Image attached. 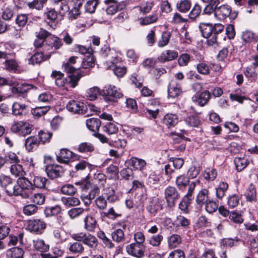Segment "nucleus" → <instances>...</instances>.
Returning a JSON list of instances; mask_svg holds the SVG:
<instances>
[{
    "instance_id": "1",
    "label": "nucleus",
    "mask_w": 258,
    "mask_h": 258,
    "mask_svg": "<svg viewBox=\"0 0 258 258\" xmlns=\"http://www.w3.org/2000/svg\"><path fill=\"white\" fill-rule=\"evenodd\" d=\"M224 26L220 24H212L210 23H200L199 29L203 37L207 39V44L209 46L217 43L218 35L223 31Z\"/></svg>"
},
{
    "instance_id": "2",
    "label": "nucleus",
    "mask_w": 258,
    "mask_h": 258,
    "mask_svg": "<svg viewBox=\"0 0 258 258\" xmlns=\"http://www.w3.org/2000/svg\"><path fill=\"white\" fill-rule=\"evenodd\" d=\"M90 74V70L84 72H81L76 75L71 74L67 78H64L63 74L59 71H53L51 74V77L55 79V85L59 87H65L66 89L68 87L75 88L78 85V82L81 77Z\"/></svg>"
},
{
    "instance_id": "3",
    "label": "nucleus",
    "mask_w": 258,
    "mask_h": 258,
    "mask_svg": "<svg viewBox=\"0 0 258 258\" xmlns=\"http://www.w3.org/2000/svg\"><path fill=\"white\" fill-rule=\"evenodd\" d=\"M33 190L32 181L28 180L24 176L19 177L17 180V185L13 187V189L9 190L8 192L10 195L18 196H21L24 199H28L30 195L25 191V190Z\"/></svg>"
},
{
    "instance_id": "4",
    "label": "nucleus",
    "mask_w": 258,
    "mask_h": 258,
    "mask_svg": "<svg viewBox=\"0 0 258 258\" xmlns=\"http://www.w3.org/2000/svg\"><path fill=\"white\" fill-rule=\"evenodd\" d=\"M32 127V124L26 121L16 120L13 122L10 130L13 133L25 137L31 134Z\"/></svg>"
},
{
    "instance_id": "5",
    "label": "nucleus",
    "mask_w": 258,
    "mask_h": 258,
    "mask_svg": "<svg viewBox=\"0 0 258 258\" xmlns=\"http://www.w3.org/2000/svg\"><path fill=\"white\" fill-rule=\"evenodd\" d=\"M104 99L107 102H114L117 99L123 97L119 89L114 86L107 85L102 90Z\"/></svg>"
},
{
    "instance_id": "6",
    "label": "nucleus",
    "mask_w": 258,
    "mask_h": 258,
    "mask_svg": "<svg viewBox=\"0 0 258 258\" xmlns=\"http://www.w3.org/2000/svg\"><path fill=\"white\" fill-rule=\"evenodd\" d=\"M63 45L61 39L55 36H52L46 40V43L43 45V51L48 54L55 52L56 50L60 49Z\"/></svg>"
},
{
    "instance_id": "7",
    "label": "nucleus",
    "mask_w": 258,
    "mask_h": 258,
    "mask_svg": "<svg viewBox=\"0 0 258 258\" xmlns=\"http://www.w3.org/2000/svg\"><path fill=\"white\" fill-rule=\"evenodd\" d=\"M66 108L68 111L74 114H86V116H89L87 106L81 101L71 100L67 104Z\"/></svg>"
},
{
    "instance_id": "8",
    "label": "nucleus",
    "mask_w": 258,
    "mask_h": 258,
    "mask_svg": "<svg viewBox=\"0 0 258 258\" xmlns=\"http://www.w3.org/2000/svg\"><path fill=\"white\" fill-rule=\"evenodd\" d=\"M164 194L166 202L169 207H174L180 197V194L177 189L171 186H169L166 188Z\"/></svg>"
},
{
    "instance_id": "9",
    "label": "nucleus",
    "mask_w": 258,
    "mask_h": 258,
    "mask_svg": "<svg viewBox=\"0 0 258 258\" xmlns=\"http://www.w3.org/2000/svg\"><path fill=\"white\" fill-rule=\"evenodd\" d=\"M46 228V224L41 219H32L28 221L29 230L36 234H42Z\"/></svg>"
},
{
    "instance_id": "10",
    "label": "nucleus",
    "mask_w": 258,
    "mask_h": 258,
    "mask_svg": "<svg viewBox=\"0 0 258 258\" xmlns=\"http://www.w3.org/2000/svg\"><path fill=\"white\" fill-rule=\"evenodd\" d=\"M126 252L134 257L141 258L144 256L145 246L144 244L132 243L125 247Z\"/></svg>"
},
{
    "instance_id": "11",
    "label": "nucleus",
    "mask_w": 258,
    "mask_h": 258,
    "mask_svg": "<svg viewBox=\"0 0 258 258\" xmlns=\"http://www.w3.org/2000/svg\"><path fill=\"white\" fill-rule=\"evenodd\" d=\"M45 171L47 176L51 179L60 177L64 173L63 168L57 164L47 165L45 168Z\"/></svg>"
},
{
    "instance_id": "12",
    "label": "nucleus",
    "mask_w": 258,
    "mask_h": 258,
    "mask_svg": "<svg viewBox=\"0 0 258 258\" xmlns=\"http://www.w3.org/2000/svg\"><path fill=\"white\" fill-rule=\"evenodd\" d=\"M231 14V7L227 4L218 5L215 17L220 20H224Z\"/></svg>"
},
{
    "instance_id": "13",
    "label": "nucleus",
    "mask_w": 258,
    "mask_h": 258,
    "mask_svg": "<svg viewBox=\"0 0 258 258\" xmlns=\"http://www.w3.org/2000/svg\"><path fill=\"white\" fill-rule=\"evenodd\" d=\"M50 54L45 52H35L28 59L29 63L33 65L39 64L42 62L48 59Z\"/></svg>"
},
{
    "instance_id": "14",
    "label": "nucleus",
    "mask_w": 258,
    "mask_h": 258,
    "mask_svg": "<svg viewBox=\"0 0 258 258\" xmlns=\"http://www.w3.org/2000/svg\"><path fill=\"white\" fill-rule=\"evenodd\" d=\"M178 121V116L176 114L173 113L166 114L161 120L162 123L168 128L174 127Z\"/></svg>"
},
{
    "instance_id": "15",
    "label": "nucleus",
    "mask_w": 258,
    "mask_h": 258,
    "mask_svg": "<svg viewBox=\"0 0 258 258\" xmlns=\"http://www.w3.org/2000/svg\"><path fill=\"white\" fill-rule=\"evenodd\" d=\"M178 56V53L174 50H166L158 57L157 59L161 62H165L175 59Z\"/></svg>"
},
{
    "instance_id": "16",
    "label": "nucleus",
    "mask_w": 258,
    "mask_h": 258,
    "mask_svg": "<svg viewBox=\"0 0 258 258\" xmlns=\"http://www.w3.org/2000/svg\"><path fill=\"white\" fill-rule=\"evenodd\" d=\"M74 155V153L68 149H61L59 153L56 155V160L60 163L67 164L69 163L70 159L73 158Z\"/></svg>"
},
{
    "instance_id": "17",
    "label": "nucleus",
    "mask_w": 258,
    "mask_h": 258,
    "mask_svg": "<svg viewBox=\"0 0 258 258\" xmlns=\"http://www.w3.org/2000/svg\"><path fill=\"white\" fill-rule=\"evenodd\" d=\"M32 244L34 249L42 253L48 251L49 249V245L46 243L43 239L39 238L33 240Z\"/></svg>"
},
{
    "instance_id": "18",
    "label": "nucleus",
    "mask_w": 258,
    "mask_h": 258,
    "mask_svg": "<svg viewBox=\"0 0 258 258\" xmlns=\"http://www.w3.org/2000/svg\"><path fill=\"white\" fill-rule=\"evenodd\" d=\"M162 209V207L159 200L155 198L150 201L146 207V210L152 216H155L158 211Z\"/></svg>"
},
{
    "instance_id": "19",
    "label": "nucleus",
    "mask_w": 258,
    "mask_h": 258,
    "mask_svg": "<svg viewBox=\"0 0 258 258\" xmlns=\"http://www.w3.org/2000/svg\"><path fill=\"white\" fill-rule=\"evenodd\" d=\"M181 92V89L180 84L175 81L172 80L170 83L168 88V97L172 98L177 97Z\"/></svg>"
},
{
    "instance_id": "20",
    "label": "nucleus",
    "mask_w": 258,
    "mask_h": 258,
    "mask_svg": "<svg viewBox=\"0 0 258 258\" xmlns=\"http://www.w3.org/2000/svg\"><path fill=\"white\" fill-rule=\"evenodd\" d=\"M126 163L135 169L139 170H142L147 164L144 160L135 157H133L127 160Z\"/></svg>"
},
{
    "instance_id": "21",
    "label": "nucleus",
    "mask_w": 258,
    "mask_h": 258,
    "mask_svg": "<svg viewBox=\"0 0 258 258\" xmlns=\"http://www.w3.org/2000/svg\"><path fill=\"white\" fill-rule=\"evenodd\" d=\"M0 184L1 186L5 188L8 195L11 196L13 195H10L8 191L13 189L14 185H13L12 179L9 176L5 175H0Z\"/></svg>"
},
{
    "instance_id": "22",
    "label": "nucleus",
    "mask_w": 258,
    "mask_h": 258,
    "mask_svg": "<svg viewBox=\"0 0 258 258\" xmlns=\"http://www.w3.org/2000/svg\"><path fill=\"white\" fill-rule=\"evenodd\" d=\"M210 98V93L208 91H205L199 95L192 97V100L201 106L206 104Z\"/></svg>"
},
{
    "instance_id": "23",
    "label": "nucleus",
    "mask_w": 258,
    "mask_h": 258,
    "mask_svg": "<svg viewBox=\"0 0 258 258\" xmlns=\"http://www.w3.org/2000/svg\"><path fill=\"white\" fill-rule=\"evenodd\" d=\"M40 144V141L35 136H30L25 141L26 149L29 152H32L33 149L37 148Z\"/></svg>"
},
{
    "instance_id": "24",
    "label": "nucleus",
    "mask_w": 258,
    "mask_h": 258,
    "mask_svg": "<svg viewBox=\"0 0 258 258\" xmlns=\"http://www.w3.org/2000/svg\"><path fill=\"white\" fill-rule=\"evenodd\" d=\"M210 200L209 198V190L204 188L201 190L197 196L196 202L200 206L205 205Z\"/></svg>"
},
{
    "instance_id": "25",
    "label": "nucleus",
    "mask_w": 258,
    "mask_h": 258,
    "mask_svg": "<svg viewBox=\"0 0 258 258\" xmlns=\"http://www.w3.org/2000/svg\"><path fill=\"white\" fill-rule=\"evenodd\" d=\"M84 228L88 231H93L97 226L96 219L91 215H87L84 219Z\"/></svg>"
},
{
    "instance_id": "26",
    "label": "nucleus",
    "mask_w": 258,
    "mask_h": 258,
    "mask_svg": "<svg viewBox=\"0 0 258 258\" xmlns=\"http://www.w3.org/2000/svg\"><path fill=\"white\" fill-rule=\"evenodd\" d=\"M24 232H20L16 235H10L8 245L9 246H15L17 244H19L20 246L24 245Z\"/></svg>"
},
{
    "instance_id": "27",
    "label": "nucleus",
    "mask_w": 258,
    "mask_h": 258,
    "mask_svg": "<svg viewBox=\"0 0 258 258\" xmlns=\"http://www.w3.org/2000/svg\"><path fill=\"white\" fill-rule=\"evenodd\" d=\"M27 105L19 102H14L12 105V114L15 116H21L26 114Z\"/></svg>"
},
{
    "instance_id": "28",
    "label": "nucleus",
    "mask_w": 258,
    "mask_h": 258,
    "mask_svg": "<svg viewBox=\"0 0 258 258\" xmlns=\"http://www.w3.org/2000/svg\"><path fill=\"white\" fill-rule=\"evenodd\" d=\"M33 189L35 188H44L46 186L47 179L41 176H34L31 177Z\"/></svg>"
},
{
    "instance_id": "29",
    "label": "nucleus",
    "mask_w": 258,
    "mask_h": 258,
    "mask_svg": "<svg viewBox=\"0 0 258 258\" xmlns=\"http://www.w3.org/2000/svg\"><path fill=\"white\" fill-rule=\"evenodd\" d=\"M230 46H227L223 48L219 52L217 55V59L219 61L224 62L223 64H220L219 66H217L216 68H219L221 69L222 68H224L225 67L227 62V57L229 54V48Z\"/></svg>"
},
{
    "instance_id": "30",
    "label": "nucleus",
    "mask_w": 258,
    "mask_h": 258,
    "mask_svg": "<svg viewBox=\"0 0 258 258\" xmlns=\"http://www.w3.org/2000/svg\"><path fill=\"white\" fill-rule=\"evenodd\" d=\"M107 5L106 12L107 15H112L115 14L117 11L122 10L124 6L123 4L118 3H108L105 4Z\"/></svg>"
},
{
    "instance_id": "31",
    "label": "nucleus",
    "mask_w": 258,
    "mask_h": 258,
    "mask_svg": "<svg viewBox=\"0 0 258 258\" xmlns=\"http://www.w3.org/2000/svg\"><path fill=\"white\" fill-rule=\"evenodd\" d=\"M101 124V121L99 118H91L86 120V125L88 128L94 132L99 131Z\"/></svg>"
},
{
    "instance_id": "32",
    "label": "nucleus",
    "mask_w": 258,
    "mask_h": 258,
    "mask_svg": "<svg viewBox=\"0 0 258 258\" xmlns=\"http://www.w3.org/2000/svg\"><path fill=\"white\" fill-rule=\"evenodd\" d=\"M10 172L15 177H21L24 176L26 174L23 166L19 163L12 164L11 166Z\"/></svg>"
},
{
    "instance_id": "33",
    "label": "nucleus",
    "mask_w": 258,
    "mask_h": 258,
    "mask_svg": "<svg viewBox=\"0 0 258 258\" xmlns=\"http://www.w3.org/2000/svg\"><path fill=\"white\" fill-rule=\"evenodd\" d=\"M241 38L245 43L258 42V34H255L250 31H245L243 32Z\"/></svg>"
},
{
    "instance_id": "34",
    "label": "nucleus",
    "mask_w": 258,
    "mask_h": 258,
    "mask_svg": "<svg viewBox=\"0 0 258 258\" xmlns=\"http://www.w3.org/2000/svg\"><path fill=\"white\" fill-rule=\"evenodd\" d=\"M176 185L179 190H184L186 186L190 182L189 179L184 175H181L176 177Z\"/></svg>"
},
{
    "instance_id": "35",
    "label": "nucleus",
    "mask_w": 258,
    "mask_h": 258,
    "mask_svg": "<svg viewBox=\"0 0 258 258\" xmlns=\"http://www.w3.org/2000/svg\"><path fill=\"white\" fill-rule=\"evenodd\" d=\"M194 198L184 196L179 204V208L184 213H188V207L190 206Z\"/></svg>"
},
{
    "instance_id": "36",
    "label": "nucleus",
    "mask_w": 258,
    "mask_h": 258,
    "mask_svg": "<svg viewBox=\"0 0 258 258\" xmlns=\"http://www.w3.org/2000/svg\"><path fill=\"white\" fill-rule=\"evenodd\" d=\"M245 76L251 82H254L257 78V73L256 71L255 67L251 65L247 67L244 72Z\"/></svg>"
},
{
    "instance_id": "37",
    "label": "nucleus",
    "mask_w": 258,
    "mask_h": 258,
    "mask_svg": "<svg viewBox=\"0 0 258 258\" xmlns=\"http://www.w3.org/2000/svg\"><path fill=\"white\" fill-rule=\"evenodd\" d=\"M241 239L237 237L232 238H225L221 240L220 244L224 247H232L238 245Z\"/></svg>"
},
{
    "instance_id": "38",
    "label": "nucleus",
    "mask_w": 258,
    "mask_h": 258,
    "mask_svg": "<svg viewBox=\"0 0 258 258\" xmlns=\"http://www.w3.org/2000/svg\"><path fill=\"white\" fill-rule=\"evenodd\" d=\"M206 4V6L203 10V14L208 15H211L212 14H214V16H215L217 6L220 4V1H214L212 3Z\"/></svg>"
},
{
    "instance_id": "39",
    "label": "nucleus",
    "mask_w": 258,
    "mask_h": 258,
    "mask_svg": "<svg viewBox=\"0 0 258 258\" xmlns=\"http://www.w3.org/2000/svg\"><path fill=\"white\" fill-rule=\"evenodd\" d=\"M31 202L34 205H42L45 201V196L41 192L35 193L30 198Z\"/></svg>"
},
{
    "instance_id": "40",
    "label": "nucleus",
    "mask_w": 258,
    "mask_h": 258,
    "mask_svg": "<svg viewBox=\"0 0 258 258\" xmlns=\"http://www.w3.org/2000/svg\"><path fill=\"white\" fill-rule=\"evenodd\" d=\"M100 95H103L102 90L101 91L97 87H92L87 92V97L91 101L96 100Z\"/></svg>"
},
{
    "instance_id": "41",
    "label": "nucleus",
    "mask_w": 258,
    "mask_h": 258,
    "mask_svg": "<svg viewBox=\"0 0 258 258\" xmlns=\"http://www.w3.org/2000/svg\"><path fill=\"white\" fill-rule=\"evenodd\" d=\"M111 237L112 240L117 243L123 242L125 239L124 232L120 228L114 230L111 233Z\"/></svg>"
},
{
    "instance_id": "42",
    "label": "nucleus",
    "mask_w": 258,
    "mask_h": 258,
    "mask_svg": "<svg viewBox=\"0 0 258 258\" xmlns=\"http://www.w3.org/2000/svg\"><path fill=\"white\" fill-rule=\"evenodd\" d=\"M83 243L90 248H94L98 245V240L95 236L90 234H87Z\"/></svg>"
},
{
    "instance_id": "43",
    "label": "nucleus",
    "mask_w": 258,
    "mask_h": 258,
    "mask_svg": "<svg viewBox=\"0 0 258 258\" xmlns=\"http://www.w3.org/2000/svg\"><path fill=\"white\" fill-rule=\"evenodd\" d=\"M181 242V238L178 234H172L168 238V243L170 248H174L177 247Z\"/></svg>"
},
{
    "instance_id": "44",
    "label": "nucleus",
    "mask_w": 258,
    "mask_h": 258,
    "mask_svg": "<svg viewBox=\"0 0 258 258\" xmlns=\"http://www.w3.org/2000/svg\"><path fill=\"white\" fill-rule=\"evenodd\" d=\"M61 200L62 203L67 207L77 206L80 204L79 198L75 197H62Z\"/></svg>"
},
{
    "instance_id": "45",
    "label": "nucleus",
    "mask_w": 258,
    "mask_h": 258,
    "mask_svg": "<svg viewBox=\"0 0 258 258\" xmlns=\"http://www.w3.org/2000/svg\"><path fill=\"white\" fill-rule=\"evenodd\" d=\"M198 72L203 75H208L210 73V67L205 61L200 62L196 67Z\"/></svg>"
},
{
    "instance_id": "46",
    "label": "nucleus",
    "mask_w": 258,
    "mask_h": 258,
    "mask_svg": "<svg viewBox=\"0 0 258 258\" xmlns=\"http://www.w3.org/2000/svg\"><path fill=\"white\" fill-rule=\"evenodd\" d=\"M236 169L240 172L244 169L248 165V162L244 158L236 157L234 160Z\"/></svg>"
},
{
    "instance_id": "47",
    "label": "nucleus",
    "mask_w": 258,
    "mask_h": 258,
    "mask_svg": "<svg viewBox=\"0 0 258 258\" xmlns=\"http://www.w3.org/2000/svg\"><path fill=\"white\" fill-rule=\"evenodd\" d=\"M228 188V184L226 182H221L217 188H216V195L217 198L222 199L225 195V192Z\"/></svg>"
},
{
    "instance_id": "48",
    "label": "nucleus",
    "mask_w": 258,
    "mask_h": 258,
    "mask_svg": "<svg viewBox=\"0 0 258 258\" xmlns=\"http://www.w3.org/2000/svg\"><path fill=\"white\" fill-rule=\"evenodd\" d=\"M69 249L70 252L74 254H81L84 250L83 244L79 242H75L71 244Z\"/></svg>"
},
{
    "instance_id": "49",
    "label": "nucleus",
    "mask_w": 258,
    "mask_h": 258,
    "mask_svg": "<svg viewBox=\"0 0 258 258\" xmlns=\"http://www.w3.org/2000/svg\"><path fill=\"white\" fill-rule=\"evenodd\" d=\"M95 150L94 145L89 142L81 143L78 147V150L79 152L84 153L92 152Z\"/></svg>"
},
{
    "instance_id": "50",
    "label": "nucleus",
    "mask_w": 258,
    "mask_h": 258,
    "mask_svg": "<svg viewBox=\"0 0 258 258\" xmlns=\"http://www.w3.org/2000/svg\"><path fill=\"white\" fill-rule=\"evenodd\" d=\"M184 120L188 125L192 127H198L201 123L199 116L195 115H191L186 117Z\"/></svg>"
},
{
    "instance_id": "51",
    "label": "nucleus",
    "mask_w": 258,
    "mask_h": 258,
    "mask_svg": "<svg viewBox=\"0 0 258 258\" xmlns=\"http://www.w3.org/2000/svg\"><path fill=\"white\" fill-rule=\"evenodd\" d=\"M246 199L247 201L250 202L256 201V189L253 185H250L245 194Z\"/></svg>"
},
{
    "instance_id": "52",
    "label": "nucleus",
    "mask_w": 258,
    "mask_h": 258,
    "mask_svg": "<svg viewBox=\"0 0 258 258\" xmlns=\"http://www.w3.org/2000/svg\"><path fill=\"white\" fill-rule=\"evenodd\" d=\"M191 7V2L188 0H182L176 5L177 9L181 13H186Z\"/></svg>"
},
{
    "instance_id": "53",
    "label": "nucleus",
    "mask_w": 258,
    "mask_h": 258,
    "mask_svg": "<svg viewBox=\"0 0 258 258\" xmlns=\"http://www.w3.org/2000/svg\"><path fill=\"white\" fill-rule=\"evenodd\" d=\"M8 253L11 255L12 258H23L24 250L19 247H14L10 248Z\"/></svg>"
},
{
    "instance_id": "54",
    "label": "nucleus",
    "mask_w": 258,
    "mask_h": 258,
    "mask_svg": "<svg viewBox=\"0 0 258 258\" xmlns=\"http://www.w3.org/2000/svg\"><path fill=\"white\" fill-rule=\"evenodd\" d=\"M49 110L48 106L37 107L31 110V113L35 118H39L45 114Z\"/></svg>"
},
{
    "instance_id": "55",
    "label": "nucleus",
    "mask_w": 258,
    "mask_h": 258,
    "mask_svg": "<svg viewBox=\"0 0 258 258\" xmlns=\"http://www.w3.org/2000/svg\"><path fill=\"white\" fill-rule=\"evenodd\" d=\"M202 12V8L198 3L196 4L189 13V18L193 21L199 17Z\"/></svg>"
},
{
    "instance_id": "56",
    "label": "nucleus",
    "mask_w": 258,
    "mask_h": 258,
    "mask_svg": "<svg viewBox=\"0 0 258 258\" xmlns=\"http://www.w3.org/2000/svg\"><path fill=\"white\" fill-rule=\"evenodd\" d=\"M158 17L157 14H153L151 15L145 17L140 19V24L141 25H147L156 22Z\"/></svg>"
},
{
    "instance_id": "57",
    "label": "nucleus",
    "mask_w": 258,
    "mask_h": 258,
    "mask_svg": "<svg viewBox=\"0 0 258 258\" xmlns=\"http://www.w3.org/2000/svg\"><path fill=\"white\" fill-rule=\"evenodd\" d=\"M37 206L34 204H30L25 206L23 209L24 214L26 216H31L35 214L38 211Z\"/></svg>"
},
{
    "instance_id": "58",
    "label": "nucleus",
    "mask_w": 258,
    "mask_h": 258,
    "mask_svg": "<svg viewBox=\"0 0 258 258\" xmlns=\"http://www.w3.org/2000/svg\"><path fill=\"white\" fill-rule=\"evenodd\" d=\"M38 136V140L40 141V142H41L43 144H44L49 142L50 139L52 136V134L46 130H41L39 132Z\"/></svg>"
},
{
    "instance_id": "59",
    "label": "nucleus",
    "mask_w": 258,
    "mask_h": 258,
    "mask_svg": "<svg viewBox=\"0 0 258 258\" xmlns=\"http://www.w3.org/2000/svg\"><path fill=\"white\" fill-rule=\"evenodd\" d=\"M48 0H33L31 2L27 4L28 7L30 9H35L38 10H40L43 9L44 5L46 3Z\"/></svg>"
},
{
    "instance_id": "60",
    "label": "nucleus",
    "mask_w": 258,
    "mask_h": 258,
    "mask_svg": "<svg viewBox=\"0 0 258 258\" xmlns=\"http://www.w3.org/2000/svg\"><path fill=\"white\" fill-rule=\"evenodd\" d=\"M61 212V208L59 206L46 207L44 210V214L46 217L57 215Z\"/></svg>"
},
{
    "instance_id": "61",
    "label": "nucleus",
    "mask_w": 258,
    "mask_h": 258,
    "mask_svg": "<svg viewBox=\"0 0 258 258\" xmlns=\"http://www.w3.org/2000/svg\"><path fill=\"white\" fill-rule=\"evenodd\" d=\"M106 192L104 193L106 201L108 202L113 203L118 200L117 196L115 194V191L112 188H108L105 189Z\"/></svg>"
},
{
    "instance_id": "62",
    "label": "nucleus",
    "mask_w": 258,
    "mask_h": 258,
    "mask_svg": "<svg viewBox=\"0 0 258 258\" xmlns=\"http://www.w3.org/2000/svg\"><path fill=\"white\" fill-rule=\"evenodd\" d=\"M93 165L85 160L79 161L75 164V168L77 171L85 170L88 168L89 171L92 169Z\"/></svg>"
},
{
    "instance_id": "63",
    "label": "nucleus",
    "mask_w": 258,
    "mask_h": 258,
    "mask_svg": "<svg viewBox=\"0 0 258 258\" xmlns=\"http://www.w3.org/2000/svg\"><path fill=\"white\" fill-rule=\"evenodd\" d=\"M171 37V33L169 32L164 31L162 33L161 39L158 41V45L160 47H163L168 44Z\"/></svg>"
},
{
    "instance_id": "64",
    "label": "nucleus",
    "mask_w": 258,
    "mask_h": 258,
    "mask_svg": "<svg viewBox=\"0 0 258 258\" xmlns=\"http://www.w3.org/2000/svg\"><path fill=\"white\" fill-rule=\"evenodd\" d=\"M103 131L109 135L114 134L117 133L118 127L113 122H108L103 127Z\"/></svg>"
}]
</instances>
